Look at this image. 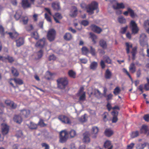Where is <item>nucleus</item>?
<instances>
[{
  "instance_id": "2f4dec72",
  "label": "nucleus",
  "mask_w": 149,
  "mask_h": 149,
  "mask_svg": "<svg viewBox=\"0 0 149 149\" xmlns=\"http://www.w3.org/2000/svg\"><path fill=\"white\" fill-rule=\"evenodd\" d=\"M87 116L86 114H85L83 116H81V118H79V120L81 122H86L87 120Z\"/></svg>"
},
{
  "instance_id": "bb28decb",
  "label": "nucleus",
  "mask_w": 149,
  "mask_h": 149,
  "mask_svg": "<svg viewBox=\"0 0 149 149\" xmlns=\"http://www.w3.org/2000/svg\"><path fill=\"white\" fill-rule=\"evenodd\" d=\"M127 10L129 13H130V16L132 18H134L137 16V15L135 13L134 11L130 8H128Z\"/></svg>"
},
{
  "instance_id": "8fccbe9b",
  "label": "nucleus",
  "mask_w": 149,
  "mask_h": 149,
  "mask_svg": "<svg viewBox=\"0 0 149 149\" xmlns=\"http://www.w3.org/2000/svg\"><path fill=\"white\" fill-rule=\"evenodd\" d=\"M80 96L79 100L81 101H84L85 100V93H84L83 94H79Z\"/></svg>"
},
{
  "instance_id": "ddd939ff",
  "label": "nucleus",
  "mask_w": 149,
  "mask_h": 149,
  "mask_svg": "<svg viewBox=\"0 0 149 149\" xmlns=\"http://www.w3.org/2000/svg\"><path fill=\"white\" fill-rule=\"evenodd\" d=\"M90 134L88 132H86L83 135V141L86 143H88L90 142V140L89 136Z\"/></svg>"
},
{
  "instance_id": "680f3d73",
  "label": "nucleus",
  "mask_w": 149,
  "mask_h": 149,
  "mask_svg": "<svg viewBox=\"0 0 149 149\" xmlns=\"http://www.w3.org/2000/svg\"><path fill=\"white\" fill-rule=\"evenodd\" d=\"M42 147H45V149H49V147L48 145L45 143L42 144Z\"/></svg>"
},
{
  "instance_id": "c03bdc74",
  "label": "nucleus",
  "mask_w": 149,
  "mask_h": 149,
  "mask_svg": "<svg viewBox=\"0 0 149 149\" xmlns=\"http://www.w3.org/2000/svg\"><path fill=\"white\" fill-rule=\"evenodd\" d=\"M38 125H40L42 127H44L47 125L44 123L43 120L41 118L40 119L39 121L38 124Z\"/></svg>"
},
{
  "instance_id": "bf43d9fd",
  "label": "nucleus",
  "mask_w": 149,
  "mask_h": 149,
  "mask_svg": "<svg viewBox=\"0 0 149 149\" xmlns=\"http://www.w3.org/2000/svg\"><path fill=\"white\" fill-rule=\"evenodd\" d=\"M103 93H102V96L103 95L104 97L106 96L107 95V89L105 87H104L103 88Z\"/></svg>"
},
{
  "instance_id": "a211bd4d",
  "label": "nucleus",
  "mask_w": 149,
  "mask_h": 149,
  "mask_svg": "<svg viewBox=\"0 0 149 149\" xmlns=\"http://www.w3.org/2000/svg\"><path fill=\"white\" fill-rule=\"evenodd\" d=\"M16 42L17 46L19 47L24 44V39L22 38H20L19 39L16 40Z\"/></svg>"
},
{
  "instance_id": "412c9836",
  "label": "nucleus",
  "mask_w": 149,
  "mask_h": 149,
  "mask_svg": "<svg viewBox=\"0 0 149 149\" xmlns=\"http://www.w3.org/2000/svg\"><path fill=\"white\" fill-rule=\"evenodd\" d=\"M97 62L94 61L91 63L90 65V68L93 70H96L97 67Z\"/></svg>"
},
{
  "instance_id": "4be33fe9",
  "label": "nucleus",
  "mask_w": 149,
  "mask_h": 149,
  "mask_svg": "<svg viewBox=\"0 0 149 149\" xmlns=\"http://www.w3.org/2000/svg\"><path fill=\"white\" fill-rule=\"evenodd\" d=\"M130 71L132 73H134L136 70V67L135 64L132 63L130 64L129 67Z\"/></svg>"
},
{
  "instance_id": "f8f14e48",
  "label": "nucleus",
  "mask_w": 149,
  "mask_h": 149,
  "mask_svg": "<svg viewBox=\"0 0 149 149\" xmlns=\"http://www.w3.org/2000/svg\"><path fill=\"white\" fill-rule=\"evenodd\" d=\"M2 128V132L3 135L7 134L8 132L9 127L5 123L1 124Z\"/></svg>"
},
{
  "instance_id": "f257e3e1",
  "label": "nucleus",
  "mask_w": 149,
  "mask_h": 149,
  "mask_svg": "<svg viewBox=\"0 0 149 149\" xmlns=\"http://www.w3.org/2000/svg\"><path fill=\"white\" fill-rule=\"evenodd\" d=\"M96 10L97 13L99 11L98 8V4L95 2H93L86 7L87 12L89 14L92 15L94 13V10Z\"/></svg>"
},
{
  "instance_id": "774afa93",
  "label": "nucleus",
  "mask_w": 149,
  "mask_h": 149,
  "mask_svg": "<svg viewBox=\"0 0 149 149\" xmlns=\"http://www.w3.org/2000/svg\"><path fill=\"white\" fill-rule=\"evenodd\" d=\"M13 101H10V100H7L5 101V104L8 106L11 105V104Z\"/></svg>"
},
{
  "instance_id": "4d7b16f0",
  "label": "nucleus",
  "mask_w": 149,
  "mask_h": 149,
  "mask_svg": "<svg viewBox=\"0 0 149 149\" xmlns=\"http://www.w3.org/2000/svg\"><path fill=\"white\" fill-rule=\"evenodd\" d=\"M79 60L81 63L86 64L88 61V60L86 58H79Z\"/></svg>"
},
{
  "instance_id": "6e6552de",
  "label": "nucleus",
  "mask_w": 149,
  "mask_h": 149,
  "mask_svg": "<svg viewBox=\"0 0 149 149\" xmlns=\"http://www.w3.org/2000/svg\"><path fill=\"white\" fill-rule=\"evenodd\" d=\"M78 14V10L76 7L72 6L71 8L69 15L72 17H75Z\"/></svg>"
},
{
  "instance_id": "13d9d810",
  "label": "nucleus",
  "mask_w": 149,
  "mask_h": 149,
  "mask_svg": "<svg viewBox=\"0 0 149 149\" xmlns=\"http://www.w3.org/2000/svg\"><path fill=\"white\" fill-rule=\"evenodd\" d=\"M0 33L2 35L4 34V29L2 25H0Z\"/></svg>"
},
{
  "instance_id": "b1692460",
  "label": "nucleus",
  "mask_w": 149,
  "mask_h": 149,
  "mask_svg": "<svg viewBox=\"0 0 149 149\" xmlns=\"http://www.w3.org/2000/svg\"><path fill=\"white\" fill-rule=\"evenodd\" d=\"M100 46L103 49H106L107 48V44L106 41L103 40H101L99 42Z\"/></svg>"
},
{
  "instance_id": "72a5a7b5",
  "label": "nucleus",
  "mask_w": 149,
  "mask_h": 149,
  "mask_svg": "<svg viewBox=\"0 0 149 149\" xmlns=\"http://www.w3.org/2000/svg\"><path fill=\"white\" fill-rule=\"evenodd\" d=\"M68 74L69 76L72 78H74L76 77V73L72 70H70L68 72Z\"/></svg>"
},
{
  "instance_id": "423d86ee",
  "label": "nucleus",
  "mask_w": 149,
  "mask_h": 149,
  "mask_svg": "<svg viewBox=\"0 0 149 149\" xmlns=\"http://www.w3.org/2000/svg\"><path fill=\"white\" fill-rule=\"evenodd\" d=\"M55 35V30L53 29H50L49 31L47 34V38L49 41H52L54 40Z\"/></svg>"
},
{
  "instance_id": "39448f33",
  "label": "nucleus",
  "mask_w": 149,
  "mask_h": 149,
  "mask_svg": "<svg viewBox=\"0 0 149 149\" xmlns=\"http://www.w3.org/2000/svg\"><path fill=\"white\" fill-rule=\"evenodd\" d=\"M140 44L143 47L146 45L147 47H148V45L147 42V38L146 35L144 33L142 34L140 36Z\"/></svg>"
},
{
  "instance_id": "338daca9",
  "label": "nucleus",
  "mask_w": 149,
  "mask_h": 149,
  "mask_svg": "<svg viewBox=\"0 0 149 149\" xmlns=\"http://www.w3.org/2000/svg\"><path fill=\"white\" fill-rule=\"evenodd\" d=\"M84 88L83 87H81L79 91L78 94H83L84 93H85L84 91Z\"/></svg>"
},
{
  "instance_id": "c9c22d12",
  "label": "nucleus",
  "mask_w": 149,
  "mask_h": 149,
  "mask_svg": "<svg viewBox=\"0 0 149 149\" xmlns=\"http://www.w3.org/2000/svg\"><path fill=\"white\" fill-rule=\"evenodd\" d=\"M126 50L127 53V54H129L130 52V49L132 47V45L130 43L127 42L126 43Z\"/></svg>"
},
{
  "instance_id": "49530a36",
  "label": "nucleus",
  "mask_w": 149,
  "mask_h": 149,
  "mask_svg": "<svg viewBox=\"0 0 149 149\" xmlns=\"http://www.w3.org/2000/svg\"><path fill=\"white\" fill-rule=\"evenodd\" d=\"M139 135V132L138 131L133 132H132L131 135L132 138H134L136 137Z\"/></svg>"
},
{
  "instance_id": "f704fd0d",
  "label": "nucleus",
  "mask_w": 149,
  "mask_h": 149,
  "mask_svg": "<svg viewBox=\"0 0 149 149\" xmlns=\"http://www.w3.org/2000/svg\"><path fill=\"white\" fill-rule=\"evenodd\" d=\"M146 143H139L137 144L136 146V149H143L146 146Z\"/></svg>"
},
{
  "instance_id": "052dcab7",
  "label": "nucleus",
  "mask_w": 149,
  "mask_h": 149,
  "mask_svg": "<svg viewBox=\"0 0 149 149\" xmlns=\"http://www.w3.org/2000/svg\"><path fill=\"white\" fill-rule=\"evenodd\" d=\"M45 18L48 22H51V20L50 17L48 15L47 13L45 14Z\"/></svg>"
},
{
  "instance_id": "69168bd1",
  "label": "nucleus",
  "mask_w": 149,
  "mask_h": 149,
  "mask_svg": "<svg viewBox=\"0 0 149 149\" xmlns=\"http://www.w3.org/2000/svg\"><path fill=\"white\" fill-rule=\"evenodd\" d=\"M135 145V144L134 143H131L130 145H128L127 146V149H132L133 148L134 146Z\"/></svg>"
},
{
  "instance_id": "ea45409f",
  "label": "nucleus",
  "mask_w": 149,
  "mask_h": 149,
  "mask_svg": "<svg viewBox=\"0 0 149 149\" xmlns=\"http://www.w3.org/2000/svg\"><path fill=\"white\" fill-rule=\"evenodd\" d=\"M13 80L16 84L19 85L22 84L23 82L22 80L19 79H14Z\"/></svg>"
},
{
  "instance_id": "6e6d98bb",
  "label": "nucleus",
  "mask_w": 149,
  "mask_h": 149,
  "mask_svg": "<svg viewBox=\"0 0 149 149\" xmlns=\"http://www.w3.org/2000/svg\"><path fill=\"white\" fill-rule=\"evenodd\" d=\"M90 53L93 56H95L96 55V53L95 49L92 46H90Z\"/></svg>"
},
{
  "instance_id": "cd10ccee",
  "label": "nucleus",
  "mask_w": 149,
  "mask_h": 149,
  "mask_svg": "<svg viewBox=\"0 0 149 149\" xmlns=\"http://www.w3.org/2000/svg\"><path fill=\"white\" fill-rule=\"evenodd\" d=\"M12 39L16 38L18 36V33L16 32H14L13 33L10 32L8 33Z\"/></svg>"
},
{
  "instance_id": "6ab92c4d",
  "label": "nucleus",
  "mask_w": 149,
  "mask_h": 149,
  "mask_svg": "<svg viewBox=\"0 0 149 149\" xmlns=\"http://www.w3.org/2000/svg\"><path fill=\"white\" fill-rule=\"evenodd\" d=\"M30 113V111L28 110L24 109L21 111L20 114L25 118L27 117Z\"/></svg>"
},
{
  "instance_id": "1a4fd4ad",
  "label": "nucleus",
  "mask_w": 149,
  "mask_h": 149,
  "mask_svg": "<svg viewBox=\"0 0 149 149\" xmlns=\"http://www.w3.org/2000/svg\"><path fill=\"white\" fill-rule=\"evenodd\" d=\"M58 118L62 123L67 124H70L71 123L69 118L63 115L59 116Z\"/></svg>"
},
{
  "instance_id": "37998d69",
  "label": "nucleus",
  "mask_w": 149,
  "mask_h": 149,
  "mask_svg": "<svg viewBox=\"0 0 149 149\" xmlns=\"http://www.w3.org/2000/svg\"><path fill=\"white\" fill-rule=\"evenodd\" d=\"M21 11L19 10L16 12V14L15 15V17L16 20H18L21 17Z\"/></svg>"
},
{
  "instance_id": "c85d7f7f",
  "label": "nucleus",
  "mask_w": 149,
  "mask_h": 149,
  "mask_svg": "<svg viewBox=\"0 0 149 149\" xmlns=\"http://www.w3.org/2000/svg\"><path fill=\"white\" fill-rule=\"evenodd\" d=\"M141 131V133H146L149 131V129L148 127L146 125H143L142 126Z\"/></svg>"
},
{
  "instance_id": "a18cd8bd",
  "label": "nucleus",
  "mask_w": 149,
  "mask_h": 149,
  "mask_svg": "<svg viewBox=\"0 0 149 149\" xmlns=\"http://www.w3.org/2000/svg\"><path fill=\"white\" fill-rule=\"evenodd\" d=\"M28 18L27 17H21L20 21L22 20L24 24H26L28 22Z\"/></svg>"
},
{
  "instance_id": "f3484780",
  "label": "nucleus",
  "mask_w": 149,
  "mask_h": 149,
  "mask_svg": "<svg viewBox=\"0 0 149 149\" xmlns=\"http://www.w3.org/2000/svg\"><path fill=\"white\" fill-rule=\"evenodd\" d=\"M53 17L55 21L57 23H59L58 19H61L62 18L61 14L59 13H56L55 15L53 16Z\"/></svg>"
},
{
  "instance_id": "a19ab883",
  "label": "nucleus",
  "mask_w": 149,
  "mask_h": 149,
  "mask_svg": "<svg viewBox=\"0 0 149 149\" xmlns=\"http://www.w3.org/2000/svg\"><path fill=\"white\" fill-rule=\"evenodd\" d=\"M103 59L106 63L109 64L111 63V60L108 56H104Z\"/></svg>"
},
{
  "instance_id": "0eeeda50",
  "label": "nucleus",
  "mask_w": 149,
  "mask_h": 149,
  "mask_svg": "<svg viewBox=\"0 0 149 149\" xmlns=\"http://www.w3.org/2000/svg\"><path fill=\"white\" fill-rule=\"evenodd\" d=\"M130 27L133 33L135 34L137 33L139 30V29L137 24L133 20H132L130 22Z\"/></svg>"
},
{
  "instance_id": "e2e57ef3",
  "label": "nucleus",
  "mask_w": 149,
  "mask_h": 149,
  "mask_svg": "<svg viewBox=\"0 0 149 149\" xmlns=\"http://www.w3.org/2000/svg\"><path fill=\"white\" fill-rule=\"evenodd\" d=\"M144 120L146 121L149 122V114H146L143 117Z\"/></svg>"
},
{
  "instance_id": "393cba45",
  "label": "nucleus",
  "mask_w": 149,
  "mask_h": 149,
  "mask_svg": "<svg viewBox=\"0 0 149 149\" xmlns=\"http://www.w3.org/2000/svg\"><path fill=\"white\" fill-rule=\"evenodd\" d=\"M30 35L31 38H34L36 40H38L39 38L38 33L37 31H34L31 32Z\"/></svg>"
},
{
  "instance_id": "e433bc0d",
  "label": "nucleus",
  "mask_w": 149,
  "mask_h": 149,
  "mask_svg": "<svg viewBox=\"0 0 149 149\" xmlns=\"http://www.w3.org/2000/svg\"><path fill=\"white\" fill-rule=\"evenodd\" d=\"M38 124H36L32 122H31L30 125L29 126V128L31 129H35L37 127Z\"/></svg>"
},
{
  "instance_id": "a878e982",
  "label": "nucleus",
  "mask_w": 149,
  "mask_h": 149,
  "mask_svg": "<svg viewBox=\"0 0 149 149\" xmlns=\"http://www.w3.org/2000/svg\"><path fill=\"white\" fill-rule=\"evenodd\" d=\"M113 133V131L110 129H107L105 131V134L108 137L110 136Z\"/></svg>"
},
{
  "instance_id": "9d476101",
  "label": "nucleus",
  "mask_w": 149,
  "mask_h": 149,
  "mask_svg": "<svg viewBox=\"0 0 149 149\" xmlns=\"http://www.w3.org/2000/svg\"><path fill=\"white\" fill-rule=\"evenodd\" d=\"M46 45V43L45 41V39L43 38L40 39L36 42V46L41 48L43 47Z\"/></svg>"
},
{
  "instance_id": "58836bf2",
  "label": "nucleus",
  "mask_w": 149,
  "mask_h": 149,
  "mask_svg": "<svg viewBox=\"0 0 149 149\" xmlns=\"http://www.w3.org/2000/svg\"><path fill=\"white\" fill-rule=\"evenodd\" d=\"M90 38L92 39V41L94 44L96 43V41H95V40L97 38L96 36L92 33H90Z\"/></svg>"
},
{
  "instance_id": "7ed1b4c3",
  "label": "nucleus",
  "mask_w": 149,
  "mask_h": 149,
  "mask_svg": "<svg viewBox=\"0 0 149 149\" xmlns=\"http://www.w3.org/2000/svg\"><path fill=\"white\" fill-rule=\"evenodd\" d=\"M60 141L63 143L65 142L68 139V132L66 130H62L59 133Z\"/></svg>"
},
{
  "instance_id": "5701e85b",
  "label": "nucleus",
  "mask_w": 149,
  "mask_h": 149,
  "mask_svg": "<svg viewBox=\"0 0 149 149\" xmlns=\"http://www.w3.org/2000/svg\"><path fill=\"white\" fill-rule=\"evenodd\" d=\"M104 146L105 148H108V149H112L113 147V145L111 144V142L109 141H107L104 143Z\"/></svg>"
},
{
  "instance_id": "de8ad7c7",
  "label": "nucleus",
  "mask_w": 149,
  "mask_h": 149,
  "mask_svg": "<svg viewBox=\"0 0 149 149\" xmlns=\"http://www.w3.org/2000/svg\"><path fill=\"white\" fill-rule=\"evenodd\" d=\"M120 90L118 87H116L114 89L113 93L115 95H117L120 93Z\"/></svg>"
},
{
  "instance_id": "7c9ffc66",
  "label": "nucleus",
  "mask_w": 149,
  "mask_h": 149,
  "mask_svg": "<svg viewBox=\"0 0 149 149\" xmlns=\"http://www.w3.org/2000/svg\"><path fill=\"white\" fill-rule=\"evenodd\" d=\"M52 6L53 9L56 10H58L60 9V4L59 3H53L52 4Z\"/></svg>"
},
{
  "instance_id": "c756f323",
  "label": "nucleus",
  "mask_w": 149,
  "mask_h": 149,
  "mask_svg": "<svg viewBox=\"0 0 149 149\" xmlns=\"http://www.w3.org/2000/svg\"><path fill=\"white\" fill-rule=\"evenodd\" d=\"M111 76V71L108 69L107 70L105 74V78L107 79H109L110 78Z\"/></svg>"
},
{
  "instance_id": "dca6fc26",
  "label": "nucleus",
  "mask_w": 149,
  "mask_h": 149,
  "mask_svg": "<svg viewBox=\"0 0 149 149\" xmlns=\"http://www.w3.org/2000/svg\"><path fill=\"white\" fill-rule=\"evenodd\" d=\"M31 3L28 0H23L22 1V6L24 8H29L31 7Z\"/></svg>"
},
{
  "instance_id": "603ef678",
  "label": "nucleus",
  "mask_w": 149,
  "mask_h": 149,
  "mask_svg": "<svg viewBox=\"0 0 149 149\" xmlns=\"http://www.w3.org/2000/svg\"><path fill=\"white\" fill-rule=\"evenodd\" d=\"M118 22L120 23L123 24L126 22V19L123 17H120L118 19Z\"/></svg>"
},
{
  "instance_id": "5fc2aeb1",
  "label": "nucleus",
  "mask_w": 149,
  "mask_h": 149,
  "mask_svg": "<svg viewBox=\"0 0 149 149\" xmlns=\"http://www.w3.org/2000/svg\"><path fill=\"white\" fill-rule=\"evenodd\" d=\"M43 51L41 49L39 50L37 53V55L38 58H41L43 55Z\"/></svg>"
},
{
  "instance_id": "aec40b11",
  "label": "nucleus",
  "mask_w": 149,
  "mask_h": 149,
  "mask_svg": "<svg viewBox=\"0 0 149 149\" xmlns=\"http://www.w3.org/2000/svg\"><path fill=\"white\" fill-rule=\"evenodd\" d=\"M13 120L16 123L20 124L22 122V119L20 116L15 115L13 118Z\"/></svg>"
},
{
  "instance_id": "4468645a",
  "label": "nucleus",
  "mask_w": 149,
  "mask_h": 149,
  "mask_svg": "<svg viewBox=\"0 0 149 149\" xmlns=\"http://www.w3.org/2000/svg\"><path fill=\"white\" fill-rule=\"evenodd\" d=\"M118 112L116 111H114L111 112V114L113 116L112 120V122L113 123H116L118 120L117 116L118 115Z\"/></svg>"
},
{
  "instance_id": "473e14b6",
  "label": "nucleus",
  "mask_w": 149,
  "mask_h": 149,
  "mask_svg": "<svg viewBox=\"0 0 149 149\" xmlns=\"http://www.w3.org/2000/svg\"><path fill=\"white\" fill-rule=\"evenodd\" d=\"M64 38L66 40H70L72 38V36L69 33H66L64 36Z\"/></svg>"
},
{
  "instance_id": "79ce46f5",
  "label": "nucleus",
  "mask_w": 149,
  "mask_h": 149,
  "mask_svg": "<svg viewBox=\"0 0 149 149\" xmlns=\"http://www.w3.org/2000/svg\"><path fill=\"white\" fill-rule=\"evenodd\" d=\"M11 72L12 73L14 76H17L19 75V73L17 72V70L15 68L13 67L11 69Z\"/></svg>"
},
{
  "instance_id": "20e7f679",
  "label": "nucleus",
  "mask_w": 149,
  "mask_h": 149,
  "mask_svg": "<svg viewBox=\"0 0 149 149\" xmlns=\"http://www.w3.org/2000/svg\"><path fill=\"white\" fill-rule=\"evenodd\" d=\"M110 2L112 4V7L114 10L123 9L125 8V6L123 3H118L115 0H111L110 1Z\"/></svg>"
},
{
  "instance_id": "4c0bfd02",
  "label": "nucleus",
  "mask_w": 149,
  "mask_h": 149,
  "mask_svg": "<svg viewBox=\"0 0 149 149\" xmlns=\"http://www.w3.org/2000/svg\"><path fill=\"white\" fill-rule=\"evenodd\" d=\"M81 51L82 54L84 55H86L89 52V50L86 47H83L81 49Z\"/></svg>"
},
{
  "instance_id": "f03ea898",
  "label": "nucleus",
  "mask_w": 149,
  "mask_h": 149,
  "mask_svg": "<svg viewBox=\"0 0 149 149\" xmlns=\"http://www.w3.org/2000/svg\"><path fill=\"white\" fill-rule=\"evenodd\" d=\"M58 87L61 89H64L68 84V81L66 78H61L57 80Z\"/></svg>"
},
{
  "instance_id": "9b49d317",
  "label": "nucleus",
  "mask_w": 149,
  "mask_h": 149,
  "mask_svg": "<svg viewBox=\"0 0 149 149\" xmlns=\"http://www.w3.org/2000/svg\"><path fill=\"white\" fill-rule=\"evenodd\" d=\"M99 131L98 127L97 126H94L92 128V137L95 139L97 136V133Z\"/></svg>"
},
{
  "instance_id": "09e8293b",
  "label": "nucleus",
  "mask_w": 149,
  "mask_h": 149,
  "mask_svg": "<svg viewBox=\"0 0 149 149\" xmlns=\"http://www.w3.org/2000/svg\"><path fill=\"white\" fill-rule=\"evenodd\" d=\"M113 95L111 93H110L107 95L106 96L104 97L106 98V100L108 101L112 99Z\"/></svg>"
},
{
  "instance_id": "3c124183",
  "label": "nucleus",
  "mask_w": 149,
  "mask_h": 149,
  "mask_svg": "<svg viewBox=\"0 0 149 149\" xmlns=\"http://www.w3.org/2000/svg\"><path fill=\"white\" fill-rule=\"evenodd\" d=\"M95 94L97 96L99 97H102V93L98 89H95Z\"/></svg>"
},
{
  "instance_id": "864d4df0",
  "label": "nucleus",
  "mask_w": 149,
  "mask_h": 149,
  "mask_svg": "<svg viewBox=\"0 0 149 149\" xmlns=\"http://www.w3.org/2000/svg\"><path fill=\"white\" fill-rule=\"evenodd\" d=\"M69 134L71 137H73L76 135V131L74 130H72L70 132Z\"/></svg>"
},
{
  "instance_id": "0e129e2a",
  "label": "nucleus",
  "mask_w": 149,
  "mask_h": 149,
  "mask_svg": "<svg viewBox=\"0 0 149 149\" xmlns=\"http://www.w3.org/2000/svg\"><path fill=\"white\" fill-rule=\"evenodd\" d=\"M17 106L16 104L12 102L11 104V105L9 107L12 109H15L16 108Z\"/></svg>"
},
{
  "instance_id": "2eb2a0df",
  "label": "nucleus",
  "mask_w": 149,
  "mask_h": 149,
  "mask_svg": "<svg viewBox=\"0 0 149 149\" xmlns=\"http://www.w3.org/2000/svg\"><path fill=\"white\" fill-rule=\"evenodd\" d=\"M91 28L92 31L98 33H100L102 31L101 28L94 25H92Z\"/></svg>"
}]
</instances>
